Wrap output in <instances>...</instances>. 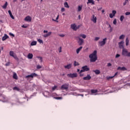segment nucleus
Wrapping results in <instances>:
<instances>
[{"instance_id": "nucleus-1", "label": "nucleus", "mask_w": 130, "mask_h": 130, "mask_svg": "<svg viewBox=\"0 0 130 130\" xmlns=\"http://www.w3.org/2000/svg\"><path fill=\"white\" fill-rule=\"evenodd\" d=\"M89 57L90 62H95L98 58V57H97V51L94 50L93 53L89 54Z\"/></svg>"}, {"instance_id": "nucleus-2", "label": "nucleus", "mask_w": 130, "mask_h": 130, "mask_svg": "<svg viewBox=\"0 0 130 130\" xmlns=\"http://www.w3.org/2000/svg\"><path fill=\"white\" fill-rule=\"evenodd\" d=\"M82 70L80 71L79 74H82L84 72H89L90 71V68H89L87 66H85L82 67Z\"/></svg>"}, {"instance_id": "nucleus-3", "label": "nucleus", "mask_w": 130, "mask_h": 130, "mask_svg": "<svg viewBox=\"0 0 130 130\" xmlns=\"http://www.w3.org/2000/svg\"><path fill=\"white\" fill-rule=\"evenodd\" d=\"M67 77H69V78H72V79H74V78H77L78 77V73H70L67 74Z\"/></svg>"}, {"instance_id": "nucleus-4", "label": "nucleus", "mask_w": 130, "mask_h": 130, "mask_svg": "<svg viewBox=\"0 0 130 130\" xmlns=\"http://www.w3.org/2000/svg\"><path fill=\"white\" fill-rule=\"evenodd\" d=\"M38 76V75H37V74L35 73H31L30 75H27L25 77L26 79H29V78H32L33 79V78L36 77Z\"/></svg>"}, {"instance_id": "nucleus-5", "label": "nucleus", "mask_w": 130, "mask_h": 130, "mask_svg": "<svg viewBox=\"0 0 130 130\" xmlns=\"http://www.w3.org/2000/svg\"><path fill=\"white\" fill-rule=\"evenodd\" d=\"M77 38L78 39V43L79 45H83L84 44V39H81L80 37H77Z\"/></svg>"}, {"instance_id": "nucleus-6", "label": "nucleus", "mask_w": 130, "mask_h": 130, "mask_svg": "<svg viewBox=\"0 0 130 130\" xmlns=\"http://www.w3.org/2000/svg\"><path fill=\"white\" fill-rule=\"evenodd\" d=\"M107 40V38H105V39H103V41H100L99 42L100 46H104V45L106 44V41Z\"/></svg>"}, {"instance_id": "nucleus-7", "label": "nucleus", "mask_w": 130, "mask_h": 130, "mask_svg": "<svg viewBox=\"0 0 130 130\" xmlns=\"http://www.w3.org/2000/svg\"><path fill=\"white\" fill-rule=\"evenodd\" d=\"M128 53V51H127V49L123 48L122 51V55H124V56H127Z\"/></svg>"}, {"instance_id": "nucleus-8", "label": "nucleus", "mask_w": 130, "mask_h": 130, "mask_svg": "<svg viewBox=\"0 0 130 130\" xmlns=\"http://www.w3.org/2000/svg\"><path fill=\"white\" fill-rule=\"evenodd\" d=\"M61 90H68L69 89V84L65 83L61 86Z\"/></svg>"}, {"instance_id": "nucleus-9", "label": "nucleus", "mask_w": 130, "mask_h": 130, "mask_svg": "<svg viewBox=\"0 0 130 130\" xmlns=\"http://www.w3.org/2000/svg\"><path fill=\"white\" fill-rule=\"evenodd\" d=\"M91 21L93 22V23H97V17H95L94 15H92L91 16Z\"/></svg>"}, {"instance_id": "nucleus-10", "label": "nucleus", "mask_w": 130, "mask_h": 130, "mask_svg": "<svg viewBox=\"0 0 130 130\" xmlns=\"http://www.w3.org/2000/svg\"><path fill=\"white\" fill-rule=\"evenodd\" d=\"M24 21H27V22H31L32 21V17L30 16H27L24 18Z\"/></svg>"}, {"instance_id": "nucleus-11", "label": "nucleus", "mask_w": 130, "mask_h": 130, "mask_svg": "<svg viewBox=\"0 0 130 130\" xmlns=\"http://www.w3.org/2000/svg\"><path fill=\"white\" fill-rule=\"evenodd\" d=\"M123 43H124V42L123 41H121L119 43V48H122V49H123V48H124V47H123Z\"/></svg>"}, {"instance_id": "nucleus-12", "label": "nucleus", "mask_w": 130, "mask_h": 130, "mask_svg": "<svg viewBox=\"0 0 130 130\" xmlns=\"http://www.w3.org/2000/svg\"><path fill=\"white\" fill-rule=\"evenodd\" d=\"M91 76L90 75L88 74L86 77L83 78V80L85 81H89V80H91Z\"/></svg>"}, {"instance_id": "nucleus-13", "label": "nucleus", "mask_w": 130, "mask_h": 130, "mask_svg": "<svg viewBox=\"0 0 130 130\" xmlns=\"http://www.w3.org/2000/svg\"><path fill=\"white\" fill-rule=\"evenodd\" d=\"M9 38V36H8L7 34H5L4 36L2 38V41H5V40H7Z\"/></svg>"}, {"instance_id": "nucleus-14", "label": "nucleus", "mask_w": 130, "mask_h": 130, "mask_svg": "<svg viewBox=\"0 0 130 130\" xmlns=\"http://www.w3.org/2000/svg\"><path fill=\"white\" fill-rule=\"evenodd\" d=\"M52 33V32H51V31H50V32H48V34L44 35L43 36L45 38H46V37H48L49 36H50V35H51Z\"/></svg>"}, {"instance_id": "nucleus-15", "label": "nucleus", "mask_w": 130, "mask_h": 130, "mask_svg": "<svg viewBox=\"0 0 130 130\" xmlns=\"http://www.w3.org/2000/svg\"><path fill=\"white\" fill-rule=\"evenodd\" d=\"M117 70H120V71H126L127 69L124 67H118Z\"/></svg>"}, {"instance_id": "nucleus-16", "label": "nucleus", "mask_w": 130, "mask_h": 130, "mask_svg": "<svg viewBox=\"0 0 130 130\" xmlns=\"http://www.w3.org/2000/svg\"><path fill=\"white\" fill-rule=\"evenodd\" d=\"M8 13H9V14L10 15L11 18L13 20H15V17L13 16V14H12V11H11V10H9Z\"/></svg>"}, {"instance_id": "nucleus-17", "label": "nucleus", "mask_w": 130, "mask_h": 130, "mask_svg": "<svg viewBox=\"0 0 130 130\" xmlns=\"http://www.w3.org/2000/svg\"><path fill=\"white\" fill-rule=\"evenodd\" d=\"M71 27L73 30H77V25L75 24H71Z\"/></svg>"}, {"instance_id": "nucleus-18", "label": "nucleus", "mask_w": 130, "mask_h": 130, "mask_svg": "<svg viewBox=\"0 0 130 130\" xmlns=\"http://www.w3.org/2000/svg\"><path fill=\"white\" fill-rule=\"evenodd\" d=\"M27 58L29 59H32L33 58V54L32 53H28L27 55Z\"/></svg>"}, {"instance_id": "nucleus-19", "label": "nucleus", "mask_w": 130, "mask_h": 130, "mask_svg": "<svg viewBox=\"0 0 130 130\" xmlns=\"http://www.w3.org/2000/svg\"><path fill=\"white\" fill-rule=\"evenodd\" d=\"M64 69H67V70H70L72 68V64H69L67 66H64Z\"/></svg>"}, {"instance_id": "nucleus-20", "label": "nucleus", "mask_w": 130, "mask_h": 130, "mask_svg": "<svg viewBox=\"0 0 130 130\" xmlns=\"http://www.w3.org/2000/svg\"><path fill=\"white\" fill-rule=\"evenodd\" d=\"M88 4H91L92 5H95V2L94 0H88V2L87 3V4L88 5Z\"/></svg>"}, {"instance_id": "nucleus-21", "label": "nucleus", "mask_w": 130, "mask_h": 130, "mask_svg": "<svg viewBox=\"0 0 130 130\" xmlns=\"http://www.w3.org/2000/svg\"><path fill=\"white\" fill-rule=\"evenodd\" d=\"M83 49V47L81 46L79 48H78V49H77L76 50V53H77V54H78V53H79L80 51L82 50V49Z\"/></svg>"}, {"instance_id": "nucleus-22", "label": "nucleus", "mask_w": 130, "mask_h": 130, "mask_svg": "<svg viewBox=\"0 0 130 130\" xmlns=\"http://www.w3.org/2000/svg\"><path fill=\"white\" fill-rule=\"evenodd\" d=\"M93 73H95V75H100V70H96L93 71Z\"/></svg>"}, {"instance_id": "nucleus-23", "label": "nucleus", "mask_w": 130, "mask_h": 130, "mask_svg": "<svg viewBox=\"0 0 130 130\" xmlns=\"http://www.w3.org/2000/svg\"><path fill=\"white\" fill-rule=\"evenodd\" d=\"M98 92V90L97 89H91V94H96Z\"/></svg>"}, {"instance_id": "nucleus-24", "label": "nucleus", "mask_w": 130, "mask_h": 130, "mask_svg": "<svg viewBox=\"0 0 130 130\" xmlns=\"http://www.w3.org/2000/svg\"><path fill=\"white\" fill-rule=\"evenodd\" d=\"M82 8H83V6H82V5L78 6V11H77V12H81V11H82Z\"/></svg>"}, {"instance_id": "nucleus-25", "label": "nucleus", "mask_w": 130, "mask_h": 130, "mask_svg": "<svg viewBox=\"0 0 130 130\" xmlns=\"http://www.w3.org/2000/svg\"><path fill=\"white\" fill-rule=\"evenodd\" d=\"M79 36L80 37H82V38H83V39H85V38H86L87 37V36L84 34H80Z\"/></svg>"}, {"instance_id": "nucleus-26", "label": "nucleus", "mask_w": 130, "mask_h": 130, "mask_svg": "<svg viewBox=\"0 0 130 130\" xmlns=\"http://www.w3.org/2000/svg\"><path fill=\"white\" fill-rule=\"evenodd\" d=\"M126 46H128V44L129 43V40H128V38H126L125 40Z\"/></svg>"}, {"instance_id": "nucleus-27", "label": "nucleus", "mask_w": 130, "mask_h": 130, "mask_svg": "<svg viewBox=\"0 0 130 130\" xmlns=\"http://www.w3.org/2000/svg\"><path fill=\"white\" fill-rule=\"evenodd\" d=\"M37 44V42L36 41H32L31 44L30 45L31 46H34V45H36Z\"/></svg>"}, {"instance_id": "nucleus-28", "label": "nucleus", "mask_w": 130, "mask_h": 130, "mask_svg": "<svg viewBox=\"0 0 130 130\" xmlns=\"http://www.w3.org/2000/svg\"><path fill=\"white\" fill-rule=\"evenodd\" d=\"M9 54H10V56H12V57H13V56L15 55L14 53V51H10Z\"/></svg>"}, {"instance_id": "nucleus-29", "label": "nucleus", "mask_w": 130, "mask_h": 130, "mask_svg": "<svg viewBox=\"0 0 130 130\" xmlns=\"http://www.w3.org/2000/svg\"><path fill=\"white\" fill-rule=\"evenodd\" d=\"M13 79H15V80H18V76H17V74L14 73L13 74Z\"/></svg>"}, {"instance_id": "nucleus-30", "label": "nucleus", "mask_w": 130, "mask_h": 130, "mask_svg": "<svg viewBox=\"0 0 130 130\" xmlns=\"http://www.w3.org/2000/svg\"><path fill=\"white\" fill-rule=\"evenodd\" d=\"M64 7L65 8H70V6H69V4H68V2H65L64 3Z\"/></svg>"}, {"instance_id": "nucleus-31", "label": "nucleus", "mask_w": 130, "mask_h": 130, "mask_svg": "<svg viewBox=\"0 0 130 130\" xmlns=\"http://www.w3.org/2000/svg\"><path fill=\"white\" fill-rule=\"evenodd\" d=\"M7 7H8V2H6L4 6H2V8L4 9H7Z\"/></svg>"}, {"instance_id": "nucleus-32", "label": "nucleus", "mask_w": 130, "mask_h": 130, "mask_svg": "<svg viewBox=\"0 0 130 130\" xmlns=\"http://www.w3.org/2000/svg\"><path fill=\"white\" fill-rule=\"evenodd\" d=\"M123 20H124V16L121 15L120 18V21L123 22Z\"/></svg>"}, {"instance_id": "nucleus-33", "label": "nucleus", "mask_w": 130, "mask_h": 130, "mask_svg": "<svg viewBox=\"0 0 130 130\" xmlns=\"http://www.w3.org/2000/svg\"><path fill=\"white\" fill-rule=\"evenodd\" d=\"M74 67H77V66H80V63H79L78 62H76V61H74Z\"/></svg>"}, {"instance_id": "nucleus-34", "label": "nucleus", "mask_w": 130, "mask_h": 130, "mask_svg": "<svg viewBox=\"0 0 130 130\" xmlns=\"http://www.w3.org/2000/svg\"><path fill=\"white\" fill-rule=\"evenodd\" d=\"M125 36H124V35H121L119 38V39H124V37Z\"/></svg>"}, {"instance_id": "nucleus-35", "label": "nucleus", "mask_w": 130, "mask_h": 130, "mask_svg": "<svg viewBox=\"0 0 130 130\" xmlns=\"http://www.w3.org/2000/svg\"><path fill=\"white\" fill-rule=\"evenodd\" d=\"M54 99H56V100H60L62 99V98L60 96H56V97H55Z\"/></svg>"}, {"instance_id": "nucleus-36", "label": "nucleus", "mask_w": 130, "mask_h": 130, "mask_svg": "<svg viewBox=\"0 0 130 130\" xmlns=\"http://www.w3.org/2000/svg\"><path fill=\"white\" fill-rule=\"evenodd\" d=\"M37 41L40 43V44H43V41L40 39H38Z\"/></svg>"}, {"instance_id": "nucleus-37", "label": "nucleus", "mask_w": 130, "mask_h": 130, "mask_svg": "<svg viewBox=\"0 0 130 130\" xmlns=\"http://www.w3.org/2000/svg\"><path fill=\"white\" fill-rule=\"evenodd\" d=\"M13 90L15 91H20V88H18L17 87H14L13 88Z\"/></svg>"}, {"instance_id": "nucleus-38", "label": "nucleus", "mask_w": 130, "mask_h": 130, "mask_svg": "<svg viewBox=\"0 0 130 130\" xmlns=\"http://www.w3.org/2000/svg\"><path fill=\"white\" fill-rule=\"evenodd\" d=\"M113 78H114V76L107 77V80H110V79H113Z\"/></svg>"}, {"instance_id": "nucleus-39", "label": "nucleus", "mask_w": 130, "mask_h": 130, "mask_svg": "<svg viewBox=\"0 0 130 130\" xmlns=\"http://www.w3.org/2000/svg\"><path fill=\"white\" fill-rule=\"evenodd\" d=\"M14 58H15V59H16V60H19V58H18V57L17 56V55H15L13 56Z\"/></svg>"}, {"instance_id": "nucleus-40", "label": "nucleus", "mask_w": 130, "mask_h": 130, "mask_svg": "<svg viewBox=\"0 0 130 130\" xmlns=\"http://www.w3.org/2000/svg\"><path fill=\"white\" fill-rule=\"evenodd\" d=\"M110 18H111V19H112V18H113L114 17L115 15H114L112 13H110Z\"/></svg>"}, {"instance_id": "nucleus-41", "label": "nucleus", "mask_w": 130, "mask_h": 130, "mask_svg": "<svg viewBox=\"0 0 130 130\" xmlns=\"http://www.w3.org/2000/svg\"><path fill=\"white\" fill-rule=\"evenodd\" d=\"M117 23V21H116V19H114V21L113 22V23L114 24V25H116Z\"/></svg>"}, {"instance_id": "nucleus-42", "label": "nucleus", "mask_w": 130, "mask_h": 130, "mask_svg": "<svg viewBox=\"0 0 130 130\" xmlns=\"http://www.w3.org/2000/svg\"><path fill=\"white\" fill-rule=\"evenodd\" d=\"M56 88H57V86L56 85H55L54 87H53L52 88V91H54V90H55V89H56Z\"/></svg>"}, {"instance_id": "nucleus-43", "label": "nucleus", "mask_w": 130, "mask_h": 130, "mask_svg": "<svg viewBox=\"0 0 130 130\" xmlns=\"http://www.w3.org/2000/svg\"><path fill=\"white\" fill-rule=\"evenodd\" d=\"M99 39H100V37H95L94 38V41H98V40H99Z\"/></svg>"}, {"instance_id": "nucleus-44", "label": "nucleus", "mask_w": 130, "mask_h": 130, "mask_svg": "<svg viewBox=\"0 0 130 130\" xmlns=\"http://www.w3.org/2000/svg\"><path fill=\"white\" fill-rule=\"evenodd\" d=\"M115 14H116V11H115V10H113V11H112V14H113L114 16H115Z\"/></svg>"}, {"instance_id": "nucleus-45", "label": "nucleus", "mask_w": 130, "mask_h": 130, "mask_svg": "<svg viewBox=\"0 0 130 130\" xmlns=\"http://www.w3.org/2000/svg\"><path fill=\"white\" fill-rule=\"evenodd\" d=\"M64 11H66V9H64V8H61V13H63V12H64Z\"/></svg>"}, {"instance_id": "nucleus-46", "label": "nucleus", "mask_w": 130, "mask_h": 130, "mask_svg": "<svg viewBox=\"0 0 130 130\" xmlns=\"http://www.w3.org/2000/svg\"><path fill=\"white\" fill-rule=\"evenodd\" d=\"M109 27L110 29V32H112L113 28H112V27H111V25L110 24L109 25Z\"/></svg>"}, {"instance_id": "nucleus-47", "label": "nucleus", "mask_w": 130, "mask_h": 130, "mask_svg": "<svg viewBox=\"0 0 130 130\" xmlns=\"http://www.w3.org/2000/svg\"><path fill=\"white\" fill-rule=\"evenodd\" d=\"M9 35L10 36H12V37H15V35L14 34H12V32H10Z\"/></svg>"}, {"instance_id": "nucleus-48", "label": "nucleus", "mask_w": 130, "mask_h": 130, "mask_svg": "<svg viewBox=\"0 0 130 130\" xmlns=\"http://www.w3.org/2000/svg\"><path fill=\"white\" fill-rule=\"evenodd\" d=\"M40 60H41V62H42L43 58L42 57H37Z\"/></svg>"}, {"instance_id": "nucleus-49", "label": "nucleus", "mask_w": 130, "mask_h": 130, "mask_svg": "<svg viewBox=\"0 0 130 130\" xmlns=\"http://www.w3.org/2000/svg\"><path fill=\"white\" fill-rule=\"evenodd\" d=\"M120 56V55L119 54H117L115 56V58H117Z\"/></svg>"}, {"instance_id": "nucleus-50", "label": "nucleus", "mask_w": 130, "mask_h": 130, "mask_svg": "<svg viewBox=\"0 0 130 130\" xmlns=\"http://www.w3.org/2000/svg\"><path fill=\"white\" fill-rule=\"evenodd\" d=\"M125 15L126 16H128V15H130V12H126V13H125Z\"/></svg>"}, {"instance_id": "nucleus-51", "label": "nucleus", "mask_w": 130, "mask_h": 130, "mask_svg": "<svg viewBox=\"0 0 130 130\" xmlns=\"http://www.w3.org/2000/svg\"><path fill=\"white\" fill-rule=\"evenodd\" d=\"M41 66H39V65H38L37 66V68L38 69H41Z\"/></svg>"}, {"instance_id": "nucleus-52", "label": "nucleus", "mask_w": 130, "mask_h": 130, "mask_svg": "<svg viewBox=\"0 0 130 130\" xmlns=\"http://www.w3.org/2000/svg\"><path fill=\"white\" fill-rule=\"evenodd\" d=\"M6 67H9V66H10V62H7V63L6 64Z\"/></svg>"}, {"instance_id": "nucleus-53", "label": "nucleus", "mask_w": 130, "mask_h": 130, "mask_svg": "<svg viewBox=\"0 0 130 130\" xmlns=\"http://www.w3.org/2000/svg\"><path fill=\"white\" fill-rule=\"evenodd\" d=\"M126 4H127V2L125 1V2L123 3V6H125V5H126Z\"/></svg>"}, {"instance_id": "nucleus-54", "label": "nucleus", "mask_w": 130, "mask_h": 130, "mask_svg": "<svg viewBox=\"0 0 130 130\" xmlns=\"http://www.w3.org/2000/svg\"><path fill=\"white\" fill-rule=\"evenodd\" d=\"M112 64L111 63H108L107 64V67H111Z\"/></svg>"}, {"instance_id": "nucleus-55", "label": "nucleus", "mask_w": 130, "mask_h": 130, "mask_svg": "<svg viewBox=\"0 0 130 130\" xmlns=\"http://www.w3.org/2000/svg\"><path fill=\"white\" fill-rule=\"evenodd\" d=\"M59 53L61 52V47H60L59 48Z\"/></svg>"}, {"instance_id": "nucleus-56", "label": "nucleus", "mask_w": 130, "mask_h": 130, "mask_svg": "<svg viewBox=\"0 0 130 130\" xmlns=\"http://www.w3.org/2000/svg\"><path fill=\"white\" fill-rule=\"evenodd\" d=\"M118 74V72H116L113 77H116V76H117Z\"/></svg>"}, {"instance_id": "nucleus-57", "label": "nucleus", "mask_w": 130, "mask_h": 130, "mask_svg": "<svg viewBox=\"0 0 130 130\" xmlns=\"http://www.w3.org/2000/svg\"><path fill=\"white\" fill-rule=\"evenodd\" d=\"M60 37H64V35L63 34H61V35H59Z\"/></svg>"}, {"instance_id": "nucleus-58", "label": "nucleus", "mask_w": 130, "mask_h": 130, "mask_svg": "<svg viewBox=\"0 0 130 130\" xmlns=\"http://www.w3.org/2000/svg\"><path fill=\"white\" fill-rule=\"evenodd\" d=\"M79 74H80V77H84V74H81V73H79Z\"/></svg>"}, {"instance_id": "nucleus-59", "label": "nucleus", "mask_w": 130, "mask_h": 130, "mask_svg": "<svg viewBox=\"0 0 130 130\" xmlns=\"http://www.w3.org/2000/svg\"><path fill=\"white\" fill-rule=\"evenodd\" d=\"M102 10V7H101L100 8L98 9V11H101Z\"/></svg>"}, {"instance_id": "nucleus-60", "label": "nucleus", "mask_w": 130, "mask_h": 130, "mask_svg": "<svg viewBox=\"0 0 130 130\" xmlns=\"http://www.w3.org/2000/svg\"><path fill=\"white\" fill-rule=\"evenodd\" d=\"M78 96H81L82 97H84V94H78Z\"/></svg>"}, {"instance_id": "nucleus-61", "label": "nucleus", "mask_w": 130, "mask_h": 130, "mask_svg": "<svg viewBox=\"0 0 130 130\" xmlns=\"http://www.w3.org/2000/svg\"><path fill=\"white\" fill-rule=\"evenodd\" d=\"M59 18V15H58L56 18V20H58Z\"/></svg>"}, {"instance_id": "nucleus-62", "label": "nucleus", "mask_w": 130, "mask_h": 130, "mask_svg": "<svg viewBox=\"0 0 130 130\" xmlns=\"http://www.w3.org/2000/svg\"><path fill=\"white\" fill-rule=\"evenodd\" d=\"M126 56H130V52H128Z\"/></svg>"}, {"instance_id": "nucleus-63", "label": "nucleus", "mask_w": 130, "mask_h": 130, "mask_svg": "<svg viewBox=\"0 0 130 130\" xmlns=\"http://www.w3.org/2000/svg\"><path fill=\"white\" fill-rule=\"evenodd\" d=\"M48 30H44V33H48Z\"/></svg>"}, {"instance_id": "nucleus-64", "label": "nucleus", "mask_w": 130, "mask_h": 130, "mask_svg": "<svg viewBox=\"0 0 130 130\" xmlns=\"http://www.w3.org/2000/svg\"><path fill=\"white\" fill-rule=\"evenodd\" d=\"M22 28H27V26H25V25H22Z\"/></svg>"}]
</instances>
